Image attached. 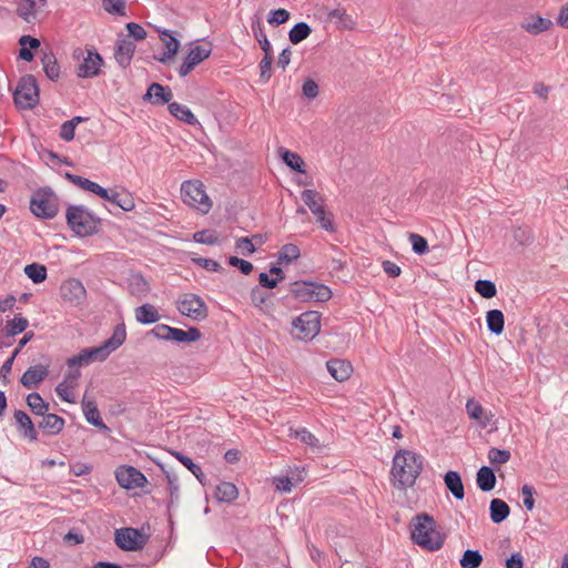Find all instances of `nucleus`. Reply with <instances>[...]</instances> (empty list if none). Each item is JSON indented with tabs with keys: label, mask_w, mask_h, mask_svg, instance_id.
Instances as JSON below:
<instances>
[{
	"label": "nucleus",
	"mask_w": 568,
	"mask_h": 568,
	"mask_svg": "<svg viewBox=\"0 0 568 568\" xmlns=\"http://www.w3.org/2000/svg\"><path fill=\"white\" fill-rule=\"evenodd\" d=\"M423 457L409 449L396 450L390 469V480L398 490L413 487L423 470Z\"/></svg>",
	"instance_id": "nucleus-1"
},
{
	"label": "nucleus",
	"mask_w": 568,
	"mask_h": 568,
	"mask_svg": "<svg viewBox=\"0 0 568 568\" xmlns=\"http://www.w3.org/2000/svg\"><path fill=\"white\" fill-rule=\"evenodd\" d=\"M126 339V329L124 323L115 325L112 335L98 347H87L79 354L67 359L69 368L87 366L95 361L104 362L109 355L116 351Z\"/></svg>",
	"instance_id": "nucleus-2"
},
{
	"label": "nucleus",
	"mask_w": 568,
	"mask_h": 568,
	"mask_svg": "<svg viewBox=\"0 0 568 568\" xmlns=\"http://www.w3.org/2000/svg\"><path fill=\"white\" fill-rule=\"evenodd\" d=\"M410 537L414 544L428 551L439 550L445 541V535L436 530V521L427 513L413 517Z\"/></svg>",
	"instance_id": "nucleus-3"
},
{
	"label": "nucleus",
	"mask_w": 568,
	"mask_h": 568,
	"mask_svg": "<svg viewBox=\"0 0 568 568\" xmlns=\"http://www.w3.org/2000/svg\"><path fill=\"white\" fill-rule=\"evenodd\" d=\"M69 229L78 237H89L100 232L102 220L82 204H69L65 211Z\"/></svg>",
	"instance_id": "nucleus-4"
},
{
	"label": "nucleus",
	"mask_w": 568,
	"mask_h": 568,
	"mask_svg": "<svg viewBox=\"0 0 568 568\" xmlns=\"http://www.w3.org/2000/svg\"><path fill=\"white\" fill-rule=\"evenodd\" d=\"M290 293L302 303L327 302L333 296L327 285L314 281H295L290 284Z\"/></svg>",
	"instance_id": "nucleus-5"
},
{
	"label": "nucleus",
	"mask_w": 568,
	"mask_h": 568,
	"mask_svg": "<svg viewBox=\"0 0 568 568\" xmlns=\"http://www.w3.org/2000/svg\"><path fill=\"white\" fill-rule=\"evenodd\" d=\"M30 211L42 220H51L57 216L59 212L58 196L51 187H39L32 193Z\"/></svg>",
	"instance_id": "nucleus-6"
},
{
	"label": "nucleus",
	"mask_w": 568,
	"mask_h": 568,
	"mask_svg": "<svg viewBox=\"0 0 568 568\" xmlns=\"http://www.w3.org/2000/svg\"><path fill=\"white\" fill-rule=\"evenodd\" d=\"M155 338L178 344H191L201 339L202 334L197 327L191 326L187 331L172 327L166 324H158L150 331Z\"/></svg>",
	"instance_id": "nucleus-7"
},
{
	"label": "nucleus",
	"mask_w": 568,
	"mask_h": 568,
	"mask_svg": "<svg viewBox=\"0 0 568 568\" xmlns=\"http://www.w3.org/2000/svg\"><path fill=\"white\" fill-rule=\"evenodd\" d=\"M181 196L185 204L197 209L203 214H206L212 207V202L204 190L203 183L200 181L183 182L181 185Z\"/></svg>",
	"instance_id": "nucleus-8"
},
{
	"label": "nucleus",
	"mask_w": 568,
	"mask_h": 568,
	"mask_svg": "<svg viewBox=\"0 0 568 568\" xmlns=\"http://www.w3.org/2000/svg\"><path fill=\"white\" fill-rule=\"evenodd\" d=\"M14 103L20 109H32L39 101V89L33 75L27 74L20 79L13 92Z\"/></svg>",
	"instance_id": "nucleus-9"
},
{
	"label": "nucleus",
	"mask_w": 568,
	"mask_h": 568,
	"mask_svg": "<svg viewBox=\"0 0 568 568\" xmlns=\"http://www.w3.org/2000/svg\"><path fill=\"white\" fill-rule=\"evenodd\" d=\"M322 314L317 311H306L295 317L292 327L298 331L296 337L302 341H313L321 331Z\"/></svg>",
	"instance_id": "nucleus-10"
},
{
	"label": "nucleus",
	"mask_w": 568,
	"mask_h": 568,
	"mask_svg": "<svg viewBox=\"0 0 568 568\" xmlns=\"http://www.w3.org/2000/svg\"><path fill=\"white\" fill-rule=\"evenodd\" d=\"M149 536L138 528L124 527L114 532V542L123 551H139L144 548Z\"/></svg>",
	"instance_id": "nucleus-11"
},
{
	"label": "nucleus",
	"mask_w": 568,
	"mask_h": 568,
	"mask_svg": "<svg viewBox=\"0 0 568 568\" xmlns=\"http://www.w3.org/2000/svg\"><path fill=\"white\" fill-rule=\"evenodd\" d=\"M72 55L74 60L82 59L77 70L79 78H94L99 74L103 60L97 51L77 48Z\"/></svg>",
	"instance_id": "nucleus-12"
},
{
	"label": "nucleus",
	"mask_w": 568,
	"mask_h": 568,
	"mask_svg": "<svg viewBox=\"0 0 568 568\" xmlns=\"http://www.w3.org/2000/svg\"><path fill=\"white\" fill-rule=\"evenodd\" d=\"M178 311L181 315L193 321H203L209 316V307L204 300L193 293L184 294L178 302Z\"/></svg>",
	"instance_id": "nucleus-13"
},
{
	"label": "nucleus",
	"mask_w": 568,
	"mask_h": 568,
	"mask_svg": "<svg viewBox=\"0 0 568 568\" xmlns=\"http://www.w3.org/2000/svg\"><path fill=\"white\" fill-rule=\"evenodd\" d=\"M114 476L118 485L126 490L144 488L149 484L146 476L131 465H120L116 467Z\"/></svg>",
	"instance_id": "nucleus-14"
},
{
	"label": "nucleus",
	"mask_w": 568,
	"mask_h": 568,
	"mask_svg": "<svg viewBox=\"0 0 568 568\" xmlns=\"http://www.w3.org/2000/svg\"><path fill=\"white\" fill-rule=\"evenodd\" d=\"M210 54L211 49L207 45L196 44L192 47L179 68V74L182 78L186 77L196 65L207 59Z\"/></svg>",
	"instance_id": "nucleus-15"
},
{
	"label": "nucleus",
	"mask_w": 568,
	"mask_h": 568,
	"mask_svg": "<svg viewBox=\"0 0 568 568\" xmlns=\"http://www.w3.org/2000/svg\"><path fill=\"white\" fill-rule=\"evenodd\" d=\"M60 295L63 301L69 302L72 305H80L87 297V291L81 281L77 278H69L61 284Z\"/></svg>",
	"instance_id": "nucleus-16"
},
{
	"label": "nucleus",
	"mask_w": 568,
	"mask_h": 568,
	"mask_svg": "<svg viewBox=\"0 0 568 568\" xmlns=\"http://www.w3.org/2000/svg\"><path fill=\"white\" fill-rule=\"evenodd\" d=\"M13 417L16 420V427L19 435L22 438L28 439L29 442H37L38 432L31 417L24 410L21 409H16L13 412Z\"/></svg>",
	"instance_id": "nucleus-17"
},
{
	"label": "nucleus",
	"mask_w": 568,
	"mask_h": 568,
	"mask_svg": "<svg viewBox=\"0 0 568 568\" xmlns=\"http://www.w3.org/2000/svg\"><path fill=\"white\" fill-rule=\"evenodd\" d=\"M17 14L26 22L36 20L38 12L47 4V0H16Z\"/></svg>",
	"instance_id": "nucleus-18"
},
{
	"label": "nucleus",
	"mask_w": 568,
	"mask_h": 568,
	"mask_svg": "<svg viewBox=\"0 0 568 568\" xmlns=\"http://www.w3.org/2000/svg\"><path fill=\"white\" fill-rule=\"evenodd\" d=\"M49 375V364L29 367L20 377V383L28 389L37 387Z\"/></svg>",
	"instance_id": "nucleus-19"
},
{
	"label": "nucleus",
	"mask_w": 568,
	"mask_h": 568,
	"mask_svg": "<svg viewBox=\"0 0 568 568\" xmlns=\"http://www.w3.org/2000/svg\"><path fill=\"white\" fill-rule=\"evenodd\" d=\"M135 49V43L129 39L116 40L114 59L121 68L125 69L130 65Z\"/></svg>",
	"instance_id": "nucleus-20"
},
{
	"label": "nucleus",
	"mask_w": 568,
	"mask_h": 568,
	"mask_svg": "<svg viewBox=\"0 0 568 568\" xmlns=\"http://www.w3.org/2000/svg\"><path fill=\"white\" fill-rule=\"evenodd\" d=\"M326 367L332 377L337 382H344L348 379L353 372L351 362L346 359L332 358L327 361Z\"/></svg>",
	"instance_id": "nucleus-21"
},
{
	"label": "nucleus",
	"mask_w": 568,
	"mask_h": 568,
	"mask_svg": "<svg viewBox=\"0 0 568 568\" xmlns=\"http://www.w3.org/2000/svg\"><path fill=\"white\" fill-rule=\"evenodd\" d=\"M128 291L132 296L142 300L148 296L151 286L141 273H134L128 278Z\"/></svg>",
	"instance_id": "nucleus-22"
},
{
	"label": "nucleus",
	"mask_w": 568,
	"mask_h": 568,
	"mask_svg": "<svg viewBox=\"0 0 568 568\" xmlns=\"http://www.w3.org/2000/svg\"><path fill=\"white\" fill-rule=\"evenodd\" d=\"M41 417L42 420L38 423V427L48 435L54 436L63 430L65 420L61 416L47 412Z\"/></svg>",
	"instance_id": "nucleus-23"
},
{
	"label": "nucleus",
	"mask_w": 568,
	"mask_h": 568,
	"mask_svg": "<svg viewBox=\"0 0 568 568\" xmlns=\"http://www.w3.org/2000/svg\"><path fill=\"white\" fill-rule=\"evenodd\" d=\"M82 410H83L87 422L90 425H92L101 430H105V432L110 430V428L104 424V422L100 415V412L98 409L97 403L94 400H92V399L87 400L85 398H83Z\"/></svg>",
	"instance_id": "nucleus-24"
},
{
	"label": "nucleus",
	"mask_w": 568,
	"mask_h": 568,
	"mask_svg": "<svg viewBox=\"0 0 568 568\" xmlns=\"http://www.w3.org/2000/svg\"><path fill=\"white\" fill-rule=\"evenodd\" d=\"M301 199L314 215L324 214V199L317 191L306 189L302 191Z\"/></svg>",
	"instance_id": "nucleus-25"
},
{
	"label": "nucleus",
	"mask_w": 568,
	"mask_h": 568,
	"mask_svg": "<svg viewBox=\"0 0 568 568\" xmlns=\"http://www.w3.org/2000/svg\"><path fill=\"white\" fill-rule=\"evenodd\" d=\"M444 483L446 488L452 493V495L462 500L465 497V488L463 484L462 476L456 470H448L444 475Z\"/></svg>",
	"instance_id": "nucleus-26"
},
{
	"label": "nucleus",
	"mask_w": 568,
	"mask_h": 568,
	"mask_svg": "<svg viewBox=\"0 0 568 568\" xmlns=\"http://www.w3.org/2000/svg\"><path fill=\"white\" fill-rule=\"evenodd\" d=\"M160 38L165 45V51L158 58V61L165 63L176 54L180 41L169 30L160 31Z\"/></svg>",
	"instance_id": "nucleus-27"
},
{
	"label": "nucleus",
	"mask_w": 568,
	"mask_h": 568,
	"mask_svg": "<svg viewBox=\"0 0 568 568\" xmlns=\"http://www.w3.org/2000/svg\"><path fill=\"white\" fill-rule=\"evenodd\" d=\"M173 94L170 88L163 87L159 83H152L144 95L145 100H153L154 103L165 104L169 103Z\"/></svg>",
	"instance_id": "nucleus-28"
},
{
	"label": "nucleus",
	"mask_w": 568,
	"mask_h": 568,
	"mask_svg": "<svg viewBox=\"0 0 568 568\" xmlns=\"http://www.w3.org/2000/svg\"><path fill=\"white\" fill-rule=\"evenodd\" d=\"M496 475L495 470L488 466H481L476 475V483L478 488L481 491L488 493L491 491L496 486Z\"/></svg>",
	"instance_id": "nucleus-29"
},
{
	"label": "nucleus",
	"mask_w": 568,
	"mask_h": 568,
	"mask_svg": "<svg viewBox=\"0 0 568 568\" xmlns=\"http://www.w3.org/2000/svg\"><path fill=\"white\" fill-rule=\"evenodd\" d=\"M509 514L510 507L506 501L499 498H494L490 500L489 516L494 524H501L508 518Z\"/></svg>",
	"instance_id": "nucleus-30"
},
{
	"label": "nucleus",
	"mask_w": 568,
	"mask_h": 568,
	"mask_svg": "<svg viewBox=\"0 0 568 568\" xmlns=\"http://www.w3.org/2000/svg\"><path fill=\"white\" fill-rule=\"evenodd\" d=\"M135 320L140 324L150 325L160 320V314L154 305L146 303L135 308Z\"/></svg>",
	"instance_id": "nucleus-31"
},
{
	"label": "nucleus",
	"mask_w": 568,
	"mask_h": 568,
	"mask_svg": "<svg viewBox=\"0 0 568 568\" xmlns=\"http://www.w3.org/2000/svg\"><path fill=\"white\" fill-rule=\"evenodd\" d=\"M328 19L344 30H353L356 21L344 8H336L328 12Z\"/></svg>",
	"instance_id": "nucleus-32"
},
{
	"label": "nucleus",
	"mask_w": 568,
	"mask_h": 568,
	"mask_svg": "<svg viewBox=\"0 0 568 568\" xmlns=\"http://www.w3.org/2000/svg\"><path fill=\"white\" fill-rule=\"evenodd\" d=\"M239 496L237 487L230 481H222L220 485L216 486V489L214 491V497L220 503H232Z\"/></svg>",
	"instance_id": "nucleus-33"
},
{
	"label": "nucleus",
	"mask_w": 568,
	"mask_h": 568,
	"mask_svg": "<svg viewBox=\"0 0 568 568\" xmlns=\"http://www.w3.org/2000/svg\"><path fill=\"white\" fill-rule=\"evenodd\" d=\"M487 328L491 334L501 335L505 329V316L500 310H490L486 313Z\"/></svg>",
	"instance_id": "nucleus-34"
},
{
	"label": "nucleus",
	"mask_w": 568,
	"mask_h": 568,
	"mask_svg": "<svg viewBox=\"0 0 568 568\" xmlns=\"http://www.w3.org/2000/svg\"><path fill=\"white\" fill-rule=\"evenodd\" d=\"M29 326V321L21 314L16 315L12 320L7 321L3 327L4 337H14L23 333Z\"/></svg>",
	"instance_id": "nucleus-35"
},
{
	"label": "nucleus",
	"mask_w": 568,
	"mask_h": 568,
	"mask_svg": "<svg viewBox=\"0 0 568 568\" xmlns=\"http://www.w3.org/2000/svg\"><path fill=\"white\" fill-rule=\"evenodd\" d=\"M550 26L551 21L542 17H529L521 23V27L531 34H539L548 30Z\"/></svg>",
	"instance_id": "nucleus-36"
},
{
	"label": "nucleus",
	"mask_w": 568,
	"mask_h": 568,
	"mask_svg": "<svg viewBox=\"0 0 568 568\" xmlns=\"http://www.w3.org/2000/svg\"><path fill=\"white\" fill-rule=\"evenodd\" d=\"M278 153L282 161L293 171L297 173H305V163L303 159L295 152L286 150L284 148L278 149Z\"/></svg>",
	"instance_id": "nucleus-37"
},
{
	"label": "nucleus",
	"mask_w": 568,
	"mask_h": 568,
	"mask_svg": "<svg viewBox=\"0 0 568 568\" xmlns=\"http://www.w3.org/2000/svg\"><path fill=\"white\" fill-rule=\"evenodd\" d=\"M26 403H27L29 409L31 410V413L37 416L44 415L49 410V407H50L49 403L45 402L42 398V396L37 392H32V393L28 394V396L26 398Z\"/></svg>",
	"instance_id": "nucleus-38"
},
{
	"label": "nucleus",
	"mask_w": 568,
	"mask_h": 568,
	"mask_svg": "<svg viewBox=\"0 0 568 568\" xmlns=\"http://www.w3.org/2000/svg\"><path fill=\"white\" fill-rule=\"evenodd\" d=\"M106 201L126 212L134 209V200L129 192H118L112 190Z\"/></svg>",
	"instance_id": "nucleus-39"
},
{
	"label": "nucleus",
	"mask_w": 568,
	"mask_h": 568,
	"mask_svg": "<svg viewBox=\"0 0 568 568\" xmlns=\"http://www.w3.org/2000/svg\"><path fill=\"white\" fill-rule=\"evenodd\" d=\"M169 111L173 116L187 124H194L196 122L195 115L186 105L180 104L178 102H172L169 103Z\"/></svg>",
	"instance_id": "nucleus-40"
},
{
	"label": "nucleus",
	"mask_w": 568,
	"mask_h": 568,
	"mask_svg": "<svg viewBox=\"0 0 568 568\" xmlns=\"http://www.w3.org/2000/svg\"><path fill=\"white\" fill-rule=\"evenodd\" d=\"M24 274L34 284H40L47 280L48 271L45 265L34 262L24 266Z\"/></svg>",
	"instance_id": "nucleus-41"
},
{
	"label": "nucleus",
	"mask_w": 568,
	"mask_h": 568,
	"mask_svg": "<svg viewBox=\"0 0 568 568\" xmlns=\"http://www.w3.org/2000/svg\"><path fill=\"white\" fill-rule=\"evenodd\" d=\"M466 410L469 417L478 422L483 427H487L490 423L488 417L483 418V406L475 399H468L466 403Z\"/></svg>",
	"instance_id": "nucleus-42"
},
{
	"label": "nucleus",
	"mask_w": 568,
	"mask_h": 568,
	"mask_svg": "<svg viewBox=\"0 0 568 568\" xmlns=\"http://www.w3.org/2000/svg\"><path fill=\"white\" fill-rule=\"evenodd\" d=\"M42 65L45 75L50 80H57L60 75V67L58 61L52 52L45 53L42 57Z\"/></svg>",
	"instance_id": "nucleus-43"
},
{
	"label": "nucleus",
	"mask_w": 568,
	"mask_h": 568,
	"mask_svg": "<svg viewBox=\"0 0 568 568\" xmlns=\"http://www.w3.org/2000/svg\"><path fill=\"white\" fill-rule=\"evenodd\" d=\"M483 555L479 550L467 549L459 559L462 568H478L483 564Z\"/></svg>",
	"instance_id": "nucleus-44"
},
{
	"label": "nucleus",
	"mask_w": 568,
	"mask_h": 568,
	"mask_svg": "<svg viewBox=\"0 0 568 568\" xmlns=\"http://www.w3.org/2000/svg\"><path fill=\"white\" fill-rule=\"evenodd\" d=\"M301 256V251L297 245L287 243L284 244L278 252V263L290 264Z\"/></svg>",
	"instance_id": "nucleus-45"
},
{
	"label": "nucleus",
	"mask_w": 568,
	"mask_h": 568,
	"mask_svg": "<svg viewBox=\"0 0 568 568\" xmlns=\"http://www.w3.org/2000/svg\"><path fill=\"white\" fill-rule=\"evenodd\" d=\"M311 32L312 29L306 22H298L290 30L288 38L293 44H297L305 40Z\"/></svg>",
	"instance_id": "nucleus-46"
},
{
	"label": "nucleus",
	"mask_w": 568,
	"mask_h": 568,
	"mask_svg": "<svg viewBox=\"0 0 568 568\" xmlns=\"http://www.w3.org/2000/svg\"><path fill=\"white\" fill-rule=\"evenodd\" d=\"M475 291L484 298H493L497 294L496 284L490 280H477Z\"/></svg>",
	"instance_id": "nucleus-47"
},
{
	"label": "nucleus",
	"mask_w": 568,
	"mask_h": 568,
	"mask_svg": "<svg viewBox=\"0 0 568 568\" xmlns=\"http://www.w3.org/2000/svg\"><path fill=\"white\" fill-rule=\"evenodd\" d=\"M34 146V150L38 152L39 156L43 160V161H58V162H61L68 166H72L73 163L68 159V158H60L57 153H54L53 151H50L48 149H45L43 146V144H33Z\"/></svg>",
	"instance_id": "nucleus-48"
},
{
	"label": "nucleus",
	"mask_w": 568,
	"mask_h": 568,
	"mask_svg": "<svg viewBox=\"0 0 568 568\" xmlns=\"http://www.w3.org/2000/svg\"><path fill=\"white\" fill-rule=\"evenodd\" d=\"M408 239L415 254L425 255L429 251L428 242L424 236L417 233H410Z\"/></svg>",
	"instance_id": "nucleus-49"
},
{
	"label": "nucleus",
	"mask_w": 568,
	"mask_h": 568,
	"mask_svg": "<svg viewBox=\"0 0 568 568\" xmlns=\"http://www.w3.org/2000/svg\"><path fill=\"white\" fill-rule=\"evenodd\" d=\"M64 178L72 184L77 185L78 187L91 193L94 189V185L97 184V182H93L87 178L70 172H65Z\"/></svg>",
	"instance_id": "nucleus-50"
},
{
	"label": "nucleus",
	"mask_w": 568,
	"mask_h": 568,
	"mask_svg": "<svg viewBox=\"0 0 568 568\" xmlns=\"http://www.w3.org/2000/svg\"><path fill=\"white\" fill-rule=\"evenodd\" d=\"M193 240L200 244L215 245L219 239L213 230H202L193 234Z\"/></svg>",
	"instance_id": "nucleus-51"
},
{
	"label": "nucleus",
	"mask_w": 568,
	"mask_h": 568,
	"mask_svg": "<svg viewBox=\"0 0 568 568\" xmlns=\"http://www.w3.org/2000/svg\"><path fill=\"white\" fill-rule=\"evenodd\" d=\"M509 450L491 447L488 452V459L490 464H506L510 459Z\"/></svg>",
	"instance_id": "nucleus-52"
},
{
	"label": "nucleus",
	"mask_w": 568,
	"mask_h": 568,
	"mask_svg": "<svg viewBox=\"0 0 568 568\" xmlns=\"http://www.w3.org/2000/svg\"><path fill=\"white\" fill-rule=\"evenodd\" d=\"M290 436L295 437L300 439L302 443L311 446V447H317L318 446V439L306 428H298L295 429L294 433H291Z\"/></svg>",
	"instance_id": "nucleus-53"
},
{
	"label": "nucleus",
	"mask_w": 568,
	"mask_h": 568,
	"mask_svg": "<svg viewBox=\"0 0 568 568\" xmlns=\"http://www.w3.org/2000/svg\"><path fill=\"white\" fill-rule=\"evenodd\" d=\"M227 264L230 266L236 267L243 275H248L253 272V264L246 260H243L237 256H230L227 258Z\"/></svg>",
	"instance_id": "nucleus-54"
},
{
	"label": "nucleus",
	"mask_w": 568,
	"mask_h": 568,
	"mask_svg": "<svg viewBox=\"0 0 568 568\" xmlns=\"http://www.w3.org/2000/svg\"><path fill=\"white\" fill-rule=\"evenodd\" d=\"M103 9L111 14H125V1L124 0H102Z\"/></svg>",
	"instance_id": "nucleus-55"
},
{
	"label": "nucleus",
	"mask_w": 568,
	"mask_h": 568,
	"mask_svg": "<svg viewBox=\"0 0 568 568\" xmlns=\"http://www.w3.org/2000/svg\"><path fill=\"white\" fill-rule=\"evenodd\" d=\"M290 19V12L285 9H276L270 12L267 22L270 24L280 26Z\"/></svg>",
	"instance_id": "nucleus-56"
},
{
	"label": "nucleus",
	"mask_w": 568,
	"mask_h": 568,
	"mask_svg": "<svg viewBox=\"0 0 568 568\" xmlns=\"http://www.w3.org/2000/svg\"><path fill=\"white\" fill-rule=\"evenodd\" d=\"M235 248L241 250L244 255H252L256 252V247L250 236L237 239L235 242Z\"/></svg>",
	"instance_id": "nucleus-57"
},
{
	"label": "nucleus",
	"mask_w": 568,
	"mask_h": 568,
	"mask_svg": "<svg viewBox=\"0 0 568 568\" xmlns=\"http://www.w3.org/2000/svg\"><path fill=\"white\" fill-rule=\"evenodd\" d=\"M536 493L535 488L528 484H525L521 487V494L524 497V506L527 510L531 511L535 507L534 494Z\"/></svg>",
	"instance_id": "nucleus-58"
},
{
	"label": "nucleus",
	"mask_w": 568,
	"mask_h": 568,
	"mask_svg": "<svg viewBox=\"0 0 568 568\" xmlns=\"http://www.w3.org/2000/svg\"><path fill=\"white\" fill-rule=\"evenodd\" d=\"M168 478V488L170 491V501L168 503V508L173 505L174 500L179 498V484H178V477L175 475H170L166 473Z\"/></svg>",
	"instance_id": "nucleus-59"
},
{
	"label": "nucleus",
	"mask_w": 568,
	"mask_h": 568,
	"mask_svg": "<svg viewBox=\"0 0 568 568\" xmlns=\"http://www.w3.org/2000/svg\"><path fill=\"white\" fill-rule=\"evenodd\" d=\"M317 223L321 225V227L327 232H335L336 226L333 221L332 213H327L326 210L324 211V214L315 215Z\"/></svg>",
	"instance_id": "nucleus-60"
},
{
	"label": "nucleus",
	"mask_w": 568,
	"mask_h": 568,
	"mask_svg": "<svg viewBox=\"0 0 568 568\" xmlns=\"http://www.w3.org/2000/svg\"><path fill=\"white\" fill-rule=\"evenodd\" d=\"M193 262L201 266L204 270H207L210 272H221L223 271V267L214 260L207 258V257H197L193 258Z\"/></svg>",
	"instance_id": "nucleus-61"
},
{
	"label": "nucleus",
	"mask_w": 568,
	"mask_h": 568,
	"mask_svg": "<svg viewBox=\"0 0 568 568\" xmlns=\"http://www.w3.org/2000/svg\"><path fill=\"white\" fill-rule=\"evenodd\" d=\"M253 31H254V36H255L261 49L264 51V53H266V55H268V53H272L271 43H270L265 32L263 31V29L261 27H257L256 29L253 28Z\"/></svg>",
	"instance_id": "nucleus-62"
},
{
	"label": "nucleus",
	"mask_w": 568,
	"mask_h": 568,
	"mask_svg": "<svg viewBox=\"0 0 568 568\" xmlns=\"http://www.w3.org/2000/svg\"><path fill=\"white\" fill-rule=\"evenodd\" d=\"M251 301L255 307H261L268 298V295L261 291L260 286H254L250 293Z\"/></svg>",
	"instance_id": "nucleus-63"
},
{
	"label": "nucleus",
	"mask_w": 568,
	"mask_h": 568,
	"mask_svg": "<svg viewBox=\"0 0 568 568\" xmlns=\"http://www.w3.org/2000/svg\"><path fill=\"white\" fill-rule=\"evenodd\" d=\"M126 30L129 32V36L136 41L143 40L146 37V31L141 24L129 22L126 24Z\"/></svg>",
	"instance_id": "nucleus-64"
}]
</instances>
